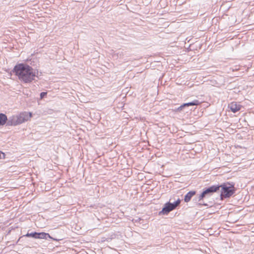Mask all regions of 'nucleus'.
Returning a JSON list of instances; mask_svg holds the SVG:
<instances>
[{
  "instance_id": "obj_13",
  "label": "nucleus",
  "mask_w": 254,
  "mask_h": 254,
  "mask_svg": "<svg viewBox=\"0 0 254 254\" xmlns=\"http://www.w3.org/2000/svg\"><path fill=\"white\" fill-rule=\"evenodd\" d=\"M47 94V92H42L40 93V98L43 99L45 96Z\"/></svg>"
},
{
  "instance_id": "obj_9",
  "label": "nucleus",
  "mask_w": 254,
  "mask_h": 254,
  "mask_svg": "<svg viewBox=\"0 0 254 254\" xmlns=\"http://www.w3.org/2000/svg\"><path fill=\"white\" fill-rule=\"evenodd\" d=\"M196 194V191L194 190L190 191H189L184 197V201L186 202H189L193 196H194Z\"/></svg>"
},
{
  "instance_id": "obj_11",
  "label": "nucleus",
  "mask_w": 254,
  "mask_h": 254,
  "mask_svg": "<svg viewBox=\"0 0 254 254\" xmlns=\"http://www.w3.org/2000/svg\"><path fill=\"white\" fill-rule=\"evenodd\" d=\"M21 115L22 116V119L24 120V122L27 121L32 117V114L31 113L24 112L21 113Z\"/></svg>"
},
{
  "instance_id": "obj_6",
  "label": "nucleus",
  "mask_w": 254,
  "mask_h": 254,
  "mask_svg": "<svg viewBox=\"0 0 254 254\" xmlns=\"http://www.w3.org/2000/svg\"><path fill=\"white\" fill-rule=\"evenodd\" d=\"M241 107L242 106L236 102H232L228 105V108L233 113L240 111Z\"/></svg>"
},
{
  "instance_id": "obj_5",
  "label": "nucleus",
  "mask_w": 254,
  "mask_h": 254,
  "mask_svg": "<svg viewBox=\"0 0 254 254\" xmlns=\"http://www.w3.org/2000/svg\"><path fill=\"white\" fill-rule=\"evenodd\" d=\"M22 118L21 114L17 116H13L9 118L8 122H7V125L8 126H16L21 124L25 122Z\"/></svg>"
},
{
  "instance_id": "obj_1",
  "label": "nucleus",
  "mask_w": 254,
  "mask_h": 254,
  "mask_svg": "<svg viewBox=\"0 0 254 254\" xmlns=\"http://www.w3.org/2000/svg\"><path fill=\"white\" fill-rule=\"evenodd\" d=\"M12 71L19 79L24 83H30L37 76L38 71L26 64H19L15 65Z\"/></svg>"
},
{
  "instance_id": "obj_7",
  "label": "nucleus",
  "mask_w": 254,
  "mask_h": 254,
  "mask_svg": "<svg viewBox=\"0 0 254 254\" xmlns=\"http://www.w3.org/2000/svg\"><path fill=\"white\" fill-rule=\"evenodd\" d=\"M199 104H200V102H199L198 100H194V101H193L192 102L183 104V105L180 106L178 108V111H181V110H182V109L184 108H185L186 107H189V106H196V105H199Z\"/></svg>"
},
{
  "instance_id": "obj_4",
  "label": "nucleus",
  "mask_w": 254,
  "mask_h": 254,
  "mask_svg": "<svg viewBox=\"0 0 254 254\" xmlns=\"http://www.w3.org/2000/svg\"><path fill=\"white\" fill-rule=\"evenodd\" d=\"M181 200L178 198L176 201L173 203L170 202H166L163 207L162 210L159 212V215H167L171 211L175 209L178 206L180 205Z\"/></svg>"
},
{
  "instance_id": "obj_12",
  "label": "nucleus",
  "mask_w": 254,
  "mask_h": 254,
  "mask_svg": "<svg viewBox=\"0 0 254 254\" xmlns=\"http://www.w3.org/2000/svg\"><path fill=\"white\" fill-rule=\"evenodd\" d=\"M37 232H32V233H27L24 236L26 237H32L35 239H37Z\"/></svg>"
},
{
  "instance_id": "obj_8",
  "label": "nucleus",
  "mask_w": 254,
  "mask_h": 254,
  "mask_svg": "<svg viewBox=\"0 0 254 254\" xmlns=\"http://www.w3.org/2000/svg\"><path fill=\"white\" fill-rule=\"evenodd\" d=\"M48 238H50L57 241L59 240V239L53 238L48 233L45 232L37 233V239H43L47 240Z\"/></svg>"
},
{
  "instance_id": "obj_10",
  "label": "nucleus",
  "mask_w": 254,
  "mask_h": 254,
  "mask_svg": "<svg viewBox=\"0 0 254 254\" xmlns=\"http://www.w3.org/2000/svg\"><path fill=\"white\" fill-rule=\"evenodd\" d=\"M7 116L2 113H0V126L4 125L6 121L8 122Z\"/></svg>"
},
{
  "instance_id": "obj_2",
  "label": "nucleus",
  "mask_w": 254,
  "mask_h": 254,
  "mask_svg": "<svg viewBox=\"0 0 254 254\" xmlns=\"http://www.w3.org/2000/svg\"><path fill=\"white\" fill-rule=\"evenodd\" d=\"M220 186L219 185H213L208 188H205L203 190L202 192L195 197L193 198V201L197 204V205L208 206L207 203H204L203 201V199L204 198L208 197L212 195V194L218 190H219Z\"/></svg>"
},
{
  "instance_id": "obj_14",
  "label": "nucleus",
  "mask_w": 254,
  "mask_h": 254,
  "mask_svg": "<svg viewBox=\"0 0 254 254\" xmlns=\"http://www.w3.org/2000/svg\"><path fill=\"white\" fill-rule=\"evenodd\" d=\"M5 154L2 151H0V159L4 158Z\"/></svg>"
},
{
  "instance_id": "obj_3",
  "label": "nucleus",
  "mask_w": 254,
  "mask_h": 254,
  "mask_svg": "<svg viewBox=\"0 0 254 254\" xmlns=\"http://www.w3.org/2000/svg\"><path fill=\"white\" fill-rule=\"evenodd\" d=\"M219 186L221 188L220 196L222 199L229 198L235 192L236 189L233 184L223 183Z\"/></svg>"
}]
</instances>
